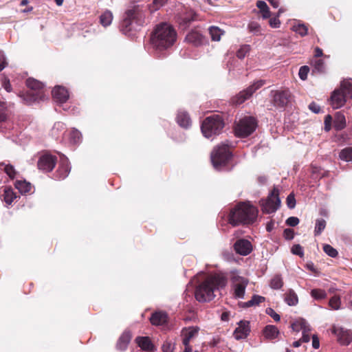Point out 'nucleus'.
I'll list each match as a JSON object with an SVG mask.
<instances>
[{
	"instance_id": "nucleus-1",
	"label": "nucleus",
	"mask_w": 352,
	"mask_h": 352,
	"mask_svg": "<svg viewBox=\"0 0 352 352\" xmlns=\"http://www.w3.org/2000/svg\"><path fill=\"white\" fill-rule=\"evenodd\" d=\"M177 40V33L172 25L161 23L154 30L151 43L159 57L164 56V51L171 47Z\"/></svg>"
},
{
	"instance_id": "nucleus-2",
	"label": "nucleus",
	"mask_w": 352,
	"mask_h": 352,
	"mask_svg": "<svg viewBox=\"0 0 352 352\" xmlns=\"http://www.w3.org/2000/svg\"><path fill=\"white\" fill-rule=\"evenodd\" d=\"M227 280L220 275H214L207 278L196 288L195 296L197 300L201 302L210 301L214 298V292L226 285Z\"/></svg>"
},
{
	"instance_id": "nucleus-3",
	"label": "nucleus",
	"mask_w": 352,
	"mask_h": 352,
	"mask_svg": "<svg viewBox=\"0 0 352 352\" xmlns=\"http://www.w3.org/2000/svg\"><path fill=\"white\" fill-rule=\"evenodd\" d=\"M146 10V7L135 5L126 11L121 24V30L123 34L130 36L131 32L138 30L140 27L143 25L145 22Z\"/></svg>"
},
{
	"instance_id": "nucleus-4",
	"label": "nucleus",
	"mask_w": 352,
	"mask_h": 352,
	"mask_svg": "<svg viewBox=\"0 0 352 352\" xmlns=\"http://www.w3.org/2000/svg\"><path fill=\"white\" fill-rule=\"evenodd\" d=\"M257 208L248 202L239 204L230 212L229 222L233 226L252 224L257 219Z\"/></svg>"
},
{
	"instance_id": "nucleus-5",
	"label": "nucleus",
	"mask_w": 352,
	"mask_h": 352,
	"mask_svg": "<svg viewBox=\"0 0 352 352\" xmlns=\"http://www.w3.org/2000/svg\"><path fill=\"white\" fill-rule=\"evenodd\" d=\"M26 85L30 90L26 94L19 95L25 104L31 105L34 102H38L45 100V89L43 82L34 78H28L26 80Z\"/></svg>"
},
{
	"instance_id": "nucleus-6",
	"label": "nucleus",
	"mask_w": 352,
	"mask_h": 352,
	"mask_svg": "<svg viewBox=\"0 0 352 352\" xmlns=\"http://www.w3.org/2000/svg\"><path fill=\"white\" fill-rule=\"evenodd\" d=\"M348 98H352V79L344 80L340 87L335 89L331 96V105L333 109L342 107Z\"/></svg>"
},
{
	"instance_id": "nucleus-7",
	"label": "nucleus",
	"mask_w": 352,
	"mask_h": 352,
	"mask_svg": "<svg viewBox=\"0 0 352 352\" xmlns=\"http://www.w3.org/2000/svg\"><path fill=\"white\" fill-rule=\"evenodd\" d=\"M231 153L228 144L223 143L215 147L211 153V162L214 168L221 170L231 159Z\"/></svg>"
},
{
	"instance_id": "nucleus-8",
	"label": "nucleus",
	"mask_w": 352,
	"mask_h": 352,
	"mask_svg": "<svg viewBox=\"0 0 352 352\" xmlns=\"http://www.w3.org/2000/svg\"><path fill=\"white\" fill-rule=\"evenodd\" d=\"M224 126L223 121L219 115H213L206 118L201 126L203 135L209 138L214 135L220 133Z\"/></svg>"
},
{
	"instance_id": "nucleus-9",
	"label": "nucleus",
	"mask_w": 352,
	"mask_h": 352,
	"mask_svg": "<svg viewBox=\"0 0 352 352\" xmlns=\"http://www.w3.org/2000/svg\"><path fill=\"white\" fill-rule=\"evenodd\" d=\"M231 292L235 299H243L245 289L248 285V280L241 276L237 272H232L230 277Z\"/></svg>"
},
{
	"instance_id": "nucleus-10",
	"label": "nucleus",
	"mask_w": 352,
	"mask_h": 352,
	"mask_svg": "<svg viewBox=\"0 0 352 352\" xmlns=\"http://www.w3.org/2000/svg\"><path fill=\"white\" fill-rule=\"evenodd\" d=\"M257 126L256 119L246 116L241 119L234 127L235 135L238 137L245 138L252 134Z\"/></svg>"
},
{
	"instance_id": "nucleus-11",
	"label": "nucleus",
	"mask_w": 352,
	"mask_h": 352,
	"mask_svg": "<svg viewBox=\"0 0 352 352\" xmlns=\"http://www.w3.org/2000/svg\"><path fill=\"white\" fill-rule=\"evenodd\" d=\"M278 194V190L274 188L265 199L260 201L263 212L271 214L275 212L279 208L280 199Z\"/></svg>"
},
{
	"instance_id": "nucleus-12",
	"label": "nucleus",
	"mask_w": 352,
	"mask_h": 352,
	"mask_svg": "<svg viewBox=\"0 0 352 352\" xmlns=\"http://www.w3.org/2000/svg\"><path fill=\"white\" fill-rule=\"evenodd\" d=\"M264 85L263 80H258L250 87H248L246 89L241 91L238 95H236L233 99L232 101L236 104H240L244 102L246 100L250 98L252 95L259 88H261Z\"/></svg>"
},
{
	"instance_id": "nucleus-13",
	"label": "nucleus",
	"mask_w": 352,
	"mask_h": 352,
	"mask_svg": "<svg viewBox=\"0 0 352 352\" xmlns=\"http://www.w3.org/2000/svg\"><path fill=\"white\" fill-rule=\"evenodd\" d=\"M199 331V328L198 327H189L182 330V343L185 347L184 352L192 351L190 341L197 336Z\"/></svg>"
},
{
	"instance_id": "nucleus-14",
	"label": "nucleus",
	"mask_w": 352,
	"mask_h": 352,
	"mask_svg": "<svg viewBox=\"0 0 352 352\" xmlns=\"http://www.w3.org/2000/svg\"><path fill=\"white\" fill-rule=\"evenodd\" d=\"M57 162V158L49 153L41 155L38 161V168L43 172L52 171Z\"/></svg>"
},
{
	"instance_id": "nucleus-15",
	"label": "nucleus",
	"mask_w": 352,
	"mask_h": 352,
	"mask_svg": "<svg viewBox=\"0 0 352 352\" xmlns=\"http://www.w3.org/2000/svg\"><path fill=\"white\" fill-rule=\"evenodd\" d=\"M272 93V102L274 107L283 108L287 104L291 96L289 90L275 91Z\"/></svg>"
},
{
	"instance_id": "nucleus-16",
	"label": "nucleus",
	"mask_w": 352,
	"mask_h": 352,
	"mask_svg": "<svg viewBox=\"0 0 352 352\" xmlns=\"http://www.w3.org/2000/svg\"><path fill=\"white\" fill-rule=\"evenodd\" d=\"M292 328L294 331H302V336L300 338L302 342H308L310 340L309 332L310 328L307 322L304 319H300L292 324Z\"/></svg>"
},
{
	"instance_id": "nucleus-17",
	"label": "nucleus",
	"mask_w": 352,
	"mask_h": 352,
	"mask_svg": "<svg viewBox=\"0 0 352 352\" xmlns=\"http://www.w3.org/2000/svg\"><path fill=\"white\" fill-rule=\"evenodd\" d=\"M333 333L337 336L338 340L341 344L348 345L352 341V332L349 329L333 327Z\"/></svg>"
},
{
	"instance_id": "nucleus-18",
	"label": "nucleus",
	"mask_w": 352,
	"mask_h": 352,
	"mask_svg": "<svg viewBox=\"0 0 352 352\" xmlns=\"http://www.w3.org/2000/svg\"><path fill=\"white\" fill-rule=\"evenodd\" d=\"M71 170L68 159L63 155L60 158V164L56 173V178L57 179H64L66 178Z\"/></svg>"
},
{
	"instance_id": "nucleus-19",
	"label": "nucleus",
	"mask_w": 352,
	"mask_h": 352,
	"mask_svg": "<svg viewBox=\"0 0 352 352\" xmlns=\"http://www.w3.org/2000/svg\"><path fill=\"white\" fill-rule=\"evenodd\" d=\"M239 327L234 331V336L236 340L245 338L250 331V322L247 320H241L238 323Z\"/></svg>"
},
{
	"instance_id": "nucleus-20",
	"label": "nucleus",
	"mask_w": 352,
	"mask_h": 352,
	"mask_svg": "<svg viewBox=\"0 0 352 352\" xmlns=\"http://www.w3.org/2000/svg\"><path fill=\"white\" fill-rule=\"evenodd\" d=\"M234 248L238 254L243 256L249 254L252 250L251 243L246 239L237 240L234 245Z\"/></svg>"
},
{
	"instance_id": "nucleus-21",
	"label": "nucleus",
	"mask_w": 352,
	"mask_h": 352,
	"mask_svg": "<svg viewBox=\"0 0 352 352\" xmlns=\"http://www.w3.org/2000/svg\"><path fill=\"white\" fill-rule=\"evenodd\" d=\"M52 96L55 102L59 104L65 102L69 98L68 91L62 86H56L52 90Z\"/></svg>"
},
{
	"instance_id": "nucleus-22",
	"label": "nucleus",
	"mask_w": 352,
	"mask_h": 352,
	"mask_svg": "<svg viewBox=\"0 0 352 352\" xmlns=\"http://www.w3.org/2000/svg\"><path fill=\"white\" fill-rule=\"evenodd\" d=\"M176 120L178 124L184 129H188L191 125L190 116L184 111H178Z\"/></svg>"
},
{
	"instance_id": "nucleus-23",
	"label": "nucleus",
	"mask_w": 352,
	"mask_h": 352,
	"mask_svg": "<svg viewBox=\"0 0 352 352\" xmlns=\"http://www.w3.org/2000/svg\"><path fill=\"white\" fill-rule=\"evenodd\" d=\"M135 342L144 351H153L155 350V346L148 337H138Z\"/></svg>"
},
{
	"instance_id": "nucleus-24",
	"label": "nucleus",
	"mask_w": 352,
	"mask_h": 352,
	"mask_svg": "<svg viewBox=\"0 0 352 352\" xmlns=\"http://www.w3.org/2000/svg\"><path fill=\"white\" fill-rule=\"evenodd\" d=\"M185 40L195 46H198L201 44L203 37L199 32L191 31L186 35Z\"/></svg>"
},
{
	"instance_id": "nucleus-25",
	"label": "nucleus",
	"mask_w": 352,
	"mask_h": 352,
	"mask_svg": "<svg viewBox=\"0 0 352 352\" xmlns=\"http://www.w3.org/2000/svg\"><path fill=\"white\" fill-rule=\"evenodd\" d=\"M150 320L153 325H162L166 322L167 314L163 311L155 312L151 315Z\"/></svg>"
},
{
	"instance_id": "nucleus-26",
	"label": "nucleus",
	"mask_w": 352,
	"mask_h": 352,
	"mask_svg": "<svg viewBox=\"0 0 352 352\" xmlns=\"http://www.w3.org/2000/svg\"><path fill=\"white\" fill-rule=\"evenodd\" d=\"M131 335L129 331H125L120 337L118 343L117 348L119 350L124 351L127 348V346L131 340Z\"/></svg>"
},
{
	"instance_id": "nucleus-27",
	"label": "nucleus",
	"mask_w": 352,
	"mask_h": 352,
	"mask_svg": "<svg viewBox=\"0 0 352 352\" xmlns=\"http://www.w3.org/2000/svg\"><path fill=\"white\" fill-rule=\"evenodd\" d=\"M284 296V300L289 306H295L298 304V298L293 289H288Z\"/></svg>"
},
{
	"instance_id": "nucleus-28",
	"label": "nucleus",
	"mask_w": 352,
	"mask_h": 352,
	"mask_svg": "<svg viewBox=\"0 0 352 352\" xmlns=\"http://www.w3.org/2000/svg\"><path fill=\"white\" fill-rule=\"evenodd\" d=\"M263 301H265L264 297H263L261 296H258V295H254L252 297L251 300H248V302H239V305L240 307H242V308H248L250 307L258 305Z\"/></svg>"
},
{
	"instance_id": "nucleus-29",
	"label": "nucleus",
	"mask_w": 352,
	"mask_h": 352,
	"mask_svg": "<svg viewBox=\"0 0 352 352\" xmlns=\"http://www.w3.org/2000/svg\"><path fill=\"white\" fill-rule=\"evenodd\" d=\"M346 126V119L344 114L341 112H337L335 115L333 126L337 131L343 129Z\"/></svg>"
},
{
	"instance_id": "nucleus-30",
	"label": "nucleus",
	"mask_w": 352,
	"mask_h": 352,
	"mask_svg": "<svg viewBox=\"0 0 352 352\" xmlns=\"http://www.w3.org/2000/svg\"><path fill=\"white\" fill-rule=\"evenodd\" d=\"M278 333V329L274 325H267L263 330L265 337L271 340L276 338Z\"/></svg>"
},
{
	"instance_id": "nucleus-31",
	"label": "nucleus",
	"mask_w": 352,
	"mask_h": 352,
	"mask_svg": "<svg viewBox=\"0 0 352 352\" xmlns=\"http://www.w3.org/2000/svg\"><path fill=\"white\" fill-rule=\"evenodd\" d=\"M15 188L21 193L29 192L31 190V184L26 181L17 180L14 184Z\"/></svg>"
},
{
	"instance_id": "nucleus-32",
	"label": "nucleus",
	"mask_w": 352,
	"mask_h": 352,
	"mask_svg": "<svg viewBox=\"0 0 352 352\" xmlns=\"http://www.w3.org/2000/svg\"><path fill=\"white\" fill-rule=\"evenodd\" d=\"M209 34L211 36V38L214 41H219L221 39V36L223 34V32L216 26H211L209 29Z\"/></svg>"
},
{
	"instance_id": "nucleus-33",
	"label": "nucleus",
	"mask_w": 352,
	"mask_h": 352,
	"mask_svg": "<svg viewBox=\"0 0 352 352\" xmlns=\"http://www.w3.org/2000/svg\"><path fill=\"white\" fill-rule=\"evenodd\" d=\"M16 198V195L12 188H6L4 189L3 199L7 204H11Z\"/></svg>"
},
{
	"instance_id": "nucleus-34",
	"label": "nucleus",
	"mask_w": 352,
	"mask_h": 352,
	"mask_svg": "<svg viewBox=\"0 0 352 352\" xmlns=\"http://www.w3.org/2000/svg\"><path fill=\"white\" fill-rule=\"evenodd\" d=\"M257 7L260 9L263 19H268L270 17V11L267 3L263 1H258L256 3Z\"/></svg>"
},
{
	"instance_id": "nucleus-35",
	"label": "nucleus",
	"mask_w": 352,
	"mask_h": 352,
	"mask_svg": "<svg viewBox=\"0 0 352 352\" xmlns=\"http://www.w3.org/2000/svg\"><path fill=\"white\" fill-rule=\"evenodd\" d=\"M113 20V14L110 11H105L100 17V23L104 26L109 25Z\"/></svg>"
},
{
	"instance_id": "nucleus-36",
	"label": "nucleus",
	"mask_w": 352,
	"mask_h": 352,
	"mask_svg": "<svg viewBox=\"0 0 352 352\" xmlns=\"http://www.w3.org/2000/svg\"><path fill=\"white\" fill-rule=\"evenodd\" d=\"M82 134L76 129H73L70 133L69 142L71 144H77L81 142Z\"/></svg>"
},
{
	"instance_id": "nucleus-37",
	"label": "nucleus",
	"mask_w": 352,
	"mask_h": 352,
	"mask_svg": "<svg viewBox=\"0 0 352 352\" xmlns=\"http://www.w3.org/2000/svg\"><path fill=\"white\" fill-rule=\"evenodd\" d=\"M311 65L314 67V72H316L318 73H322L324 72L325 65L323 60L314 59L311 61Z\"/></svg>"
},
{
	"instance_id": "nucleus-38",
	"label": "nucleus",
	"mask_w": 352,
	"mask_h": 352,
	"mask_svg": "<svg viewBox=\"0 0 352 352\" xmlns=\"http://www.w3.org/2000/svg\"><path fill=\"white\" fill-rule=\"evenodd\" d=\"M340 158L346 162H352V147L342 149L340 153Z\"/></svg>"
},
{
	"instance_id": "nucleus-39",
	"label": "nucleus",
	"mask_w": 352,
	"mask_h": 352,
	"mask_svg": "<svg viewBox=\"0 0 352 352\" xmlns=\"http://www.w3.org/2000/svg\"><path fill=\"white\" fill-rule=\"evenodd\" d=\"M283 285V281L280 275H275L270 281V287L274 289H279Z\"/></svg>"
},
{
	"instance_id": "nucleus-40",
	"label": "nucleus",
	"mask_w": 352,
	"mask_h": 352,
	"mask_svg": "<svg viewBox=\"0 0 352 352\" xmlns=\"http://www.w3.org/2000/svg\"><path fill=\"white\" fill-rule=\"evenodd\" d=\"M326 227V221L323 219H318L316 221L314 234L320 235Z\"/></svg>"
},
{
	"instance_id": "nucleus-41",
	"label": "nucleus",
	"mask_w": 352,
	"mask_h": 352,
	"mask_svg": "<svg viewBox=\"0 0 352 352\" xmlns=\"http://www.w3.org/2000/svg\"><path fill=\"white\" fill-rule=\"evenodd\" d=\"M292 30L301 36H305L308 32V28L304 23H298L293 25Z\"/></svg>"
},
{
	"instance_id": "nucleus-42",
	"label": "nucleus",
	"mask_w": 352,
	"mask_h": 352,
	"mask_svg": "<svg viewBox=\"0 0 352 352\" xmlns=\"http://www.w3.org/2000/svg\"><path fill=\"white\" fill-rule=\"evenodd\" d=\"M311 296L316 300H322L327 297V293L323 289H314L311 291Z\"/></svg>"
},
{
	"instance_id": "nucleus-43",
	"label": "nucleus",
	"mask_w": 352,
	"mask_h": 352,
	"mask_svg": "<svg viewBox=\"0 0 352 352\" xmlns=\"http://www.w3.org/2000/svg\"><path fill=\"white\" fill-rule=\"evenodd\" d=\"M340 298L339 296H333L329 302V305L331 307V309L334 310H338L340 307Z\"/></svg>"
},
{
	"instance_id": "nucleus-44",
	"label": "nucleus",
	"mask_w": 352,
	"mask_h": 352,
	"mask_svg": "<svg viewBox=\"0 0 352 352\" xmlns=\"http://www.w3.org/2000/svg\"><path fill=\"white\" fill-rule=\"evenodd\" d=\"M324 252L329 256L335 258L338 256V251L331 245L326 244L323 246Z\"/></svg>"
},
{
	"instance_id": "nucleus-45",
	"label": "nucleus",
	"mask_w": 352,
	"mask_h": 352,
	"mask_svg": "<svg viewBox=\"0 0 352 352\" xmlns=\"http://www.w3.org/2000/svg\"><path fill=\"white\" fill-rule=\"evenodd\" d=\"M248 28L250 32L254 34H261V26L258 23L255 21L250 22L248 24Z\"/></svg>"
},
{
	"instance_id": "nucleus-46",
	"label": "nucleus",
	"mask_w": 352,
	"mask_h": 352,
	"mask_svg": "<svg viewBox=\"0 0 352 352\" xmlns=\"http://www.w3.org/2000/svg\"><path fill=\"white\" fill-rule=\"evenodd\" d=\"M250 51L249 45H243L236 52V56L239 58L243 59L248 54Z\"/></svg>"
},
{
	"instance_id": "nucleus-47",
	"label": "nucleus",
	"mask_w": 352,
	"mask_h": 352,
	"mask_svg": "<svg viewBox=\"0 0 352 352\" xmlns=\"http://www.w3.org/2000/svg\"><path fill=\"white\" fill-rule=\"evenodd\" d=\"M309 72V67L308 66L305 65L300 67L298 72L299 78L302 80H306L307 78Z\"/></svg>"
},
{
	"instance_id": "nucleus-48",
	"label": "nucleus",
	"mask_w": 352,
	"mask_h": 352,
	"mask_svg": "<svg viewBox=\"0 0 352 352\" xmlns=\"http://www.w3.org/2000/svg\"><path fill=\"white\" fill-rule=\"evenodd\" d=\"M4 170L6 174L10 177L14 178L16 174L15 170L12 165L8 164L4 166Z\"/></svg>"
},
{
	"instance_id": "nucleus-49",
	"label": "nucleus",
	"mask_w": 352,
	"mask_h": 352,
	"mask_svg": "<svg viewBox=\"0 0 352 352\" xmlns=\"http://www.w3.org/2000/svg\"><path fill=\"white\" fill-rule=\"evenodd\" d=\"M287 205L290 209H293L296 206V199L293 194H290L287 197Z\"/></svg>"
},
{
	"instance_id": "nucleus-50",
	"label": "nucleus",
	"mask_w": 352,
	"mask_h": 352,
	"mask_svg": "<svg viewBox=\"0 0 352 352\" xmlns=\"http://www.w3.org/2000/svg\"><path fill=\"white\" fill-rule=\"evenodd\" d=\"M266 314L271 316L276 322H278L280 319V316L272 308L266 309Z\"/></svg>"
},
{
	"instance_id": "nucleus-51",
	"label": "nucleus",
	"mask_w": 352,
	"mask_h": 352,
	"mask_svg": "<svg viewBox=\"0 0 352 352\" xmlns=\"http://www.w3.org/2000/svg\"><path fill=\"white\" fill-rule=\"evenodd\" d=\"M299 222V219L296 217H290L286 220V224L291 227L297 226Z\"/></svg>"
},
{
	"instance_id": "nucleus-52",
	"label": "nucleus",
	"mask_w": 352,
	"mask_h": 352,
	"mask_svg": "<svg viewBox=\"0 0 352 352\" xmlns=\"http://www.w3.org/2000/svg\"><path fill=\"white\" fill-rule=\"evenodd\" d=\"M292 252L295 255H298L300 256H303L302 248L298 244L292 246Z\"/></svg>"
},
{
	"instance_id": "nucleus-53",
	"label": "nucleus",
	"mask_w": 352,
	"mask_h": 352,
	"mask_svg": "<svg viewBox=\"0 0 352 352\" xmlns=\"http://www.w3.org/2000/svg\"><path fill=\"white\" fill-rule=\"evenodd\" d=\"M283 235L285 239L292 240L294 236V230L290 228L285 229L283 232Z\"/></svg>"
},
{
	"instance_id": "nucleus-54",
	"label": "nucleus",
	"mask_w": 352,
	"mask_h": 352,
	"mask_svg": "<svg viewBox=\"0 0 352 352\" xmlns=\"http://www.w3.org/2000/svg\"><path fill=\"white\" fill-rule=\"evenodd\" d=\"M331 121L332 118L330 115H327L325 116L324 119V130L326 131H329L331 129Z\"/></svg>"
},
{
	"instance_id": "nucleus-55",
	"label": "nucleus",
	"mask_w": 352,
	"mask_h": 352,
	"mask_svg": "<svg viewBox=\"0 0 352 352\" xmlns=\"http://www.w3.org/2000/svg\"><path fill=\"white\" fill-rule=\"evenodd\" d=\"M309 109L315 113H318L320 111V107L314 102L309 104Z\"/></svg>"
},
{
	"instance_id": "nucleus-56",
	"label": "nucleus",
	"mask_w": 352,
	"mask_h": 352,
	"mask_svg": "<svg viewBox=\"0 0 352 352\" xmlns=\"http://www.w3.org/2000/svg\"><path fill=\"white\" fill-rule=\"evenodd\" d=\"M280 24V21L277 17H274L270 19V25L272 28H278Z\"/></svg>"
},
{
	"instance_id": "nucleus-57",
	"label": "nucleus",
	"mask_w": 352,
	"mask_h": 352,
	"mask_svg": "<svg viewBox=\"0 0 352 352\" xmlns=\"http://www.w3.org/2000/svg\"><path fill=\"white\" fill-rule=\"evenodd\" d=\"M167 1L168 0H153V3L155 6V9H159L160 8L163 6L167 2Z\"/></svg>"
},
{
	"instance_id": "nucleus-58",
	"label": "nucleus",
	"mask_w": 352,
	"mask_h": 352,
	"mask_svg": "<svg viewBox=\"0 0 352 352\" xmlns=\"http://www.w3.org/2000/svg\"><path fill=\"white\" fill-rule=\"evenodd\" d=\"M312 346L316 349H318L320 346L319 339L316 335L312 336Z\"/></svg>"
},
{
	"instance_id": "nucleus-59",
	"label": "nucleus",
	"mask_w": 352,
	"mask_h": 352,
	"mask_svg": "<svg viewBox=\"0 0 352 352\" xmlns=\"http://www.w3.org/2000/svg\"><path fill=\"white\" fill-rule=\"evenodd\" d=\"M3 88L8 92H11L12 90V85L8 79L6 80L3 85Z\"/></svg>"
},
{
	"instance_id": "nucleus-60",
	"label": "nucleus",
	"mask_w": 352,
	"mask_h": 352,
	"mask_svg": "<svg viewBox=\"0 0 352 352\" xmlns=\"http://www.w3.org/2000/svg\"><path fill=\"white\" fill-rule=\"evenodd\" d=\"M65 129V124L63 122H56L54 124L53 129H52V131L54 133L56 130L58 131L59 129Z\"/></svg>"
},
{
	"instance_id": "nucleus-61",
	"label": "nucleus",
	"mask_w": 352,
	"mask_h": 352,
	"mask_svg": "<svg viewBox=\"0 0 352 352\" xmlns=\"http://www.w3.org/2000/svg\"><path fill=\"white\" fill-rule=\"evenodd\" d=\"M322 55H323L322 50L320 47H316L315 48V57H316V58L320 57Z\"/></svg>"
},
{
	"instance_id": "nucleus-62",
	"label": "nucleus",
	"mask_w": 352,
	"mask_h": 352,
	"mask_svg": "<svg viewBox=\"0 0 352 352\" xmlns=\"http://www.w3.org/2000/svg\"><path fill=\"white\" fill-rule=\"evenodd\" d=\"M164 352H170L171 351V345L170 343L164 344L162 346Z\"/></svg>"
},
{
	"instance_id": "nucleus-63",
	"label": "nucleus",
	"mask_w": 352,
	"mask_h": 352,
	"mask_svg": "<svg viewBox=\"0 0 352 352\" xmlns=\"http://www.w3.org/2000/svg\"><path fill=\"white\" fill-rule=\"evenodd\" d=\"M6 120V114L2 110H0V122H4Z\"/></svg>"
},
{
	"instance_id": "nucleus-64",
	"label": "nucleus",
	"mask_w": 352,
	"mask_h": 352,
	"mask_svg": "<svg viewBox=\"0 0 352 352\" xmlns=\"http://www.w3.org/2000/svg\"><path fill=\"white\" fill-rule=\"evenodd\" d=\"M221 320L223 321H228L229 320V314L228 312H223L221 314Z\"/></svg>"
}]
</instances>
